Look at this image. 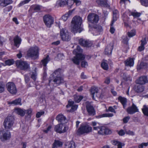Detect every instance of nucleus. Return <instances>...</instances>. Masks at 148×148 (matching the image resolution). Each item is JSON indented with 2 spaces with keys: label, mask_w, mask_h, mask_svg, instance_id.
I'll use <instances>...</instances> for the list:
<instances>
[{
  "label": "nucleus",
  "mask_w": 148,
  "mask_h": 148,
  "mask_svg": "<svg viewBox=\"0 0 148 148\" xmlns=\"http://www.w3.org/2000/svg\"><path fill=\"white\" fill-rule=\"evenodd\" d=\"M82 18L79 16H75L73 18L71 21V31L74 33L81 32L80 26L82 22Z\"/></svg>",
  "instance_id": "obj_1"
},
{
  "label": "nucleus",
  "mask_w": 148,
  "mask_h": 148,
  "mask_svg": "<svg viewBox=\"0 0 148 148\" xmlns=\"http://www.w3.org/2000/svg\"><path fill=\"white\" fill-rule=\"evenodd\" d=\"M82 51V49L78 46H77V49L73 50V54L76 55V56L72 59V61L74 64L78 65L79 64V60H83L84 59V56L81 53Z\"/></svg>",
  "instance_id": "obj_2"
},
{
  "label": "nucleus",
  "mask_w": 148,
  "mask_h": 148,
  "mask_svg": "<svg viewBox=\"0 0 148 148\" xmlns=\"http://www.w3.org/2000/svg\"><path fill=\"white\" fill-rule=\"evenodd\" d=\"M92 128L89 125L82 123L77 130V133L78 135H82L84 134H87L91 132Z\"/></svg>",
  "instance_id": "obj_3"
},
{
  "label": "nucleus",
  "mask_w": 148,
  "mask_h": 148,
  "mask_svg": "<svg viewBox=\"0 0 148 148\" xmlns=\"http://www.w3.org/2000/svg\"><path fill=\"white\" fill-rule=\"evenodd\" d=\"M14 121V118L12 116H8L5 119L3 123V125L5 129L10 130L12 129Z\"/></svg>",
  "instance_id": "obj_4"
},
{
  "label": "nucleus",
  "mask_w": 148,
  "mask_h": 148,
  "mask_svg": "<svg viewBox=\"0 0 148 148\" xmlns=\"http://www.w3.org/2000/svg\"><path fill=\"white\" fill-rule=\"evenodd\" d=\"M61 70L60 69H58L56 70L52 74L53 76L56 77L53 80V82L57 85L64 82L63 79L60 77Z\"/></svg>",
  "instance_id": "obj_5"
},
{
  "label": "nucleus",
  "mask_w": 148,
  "mask_h": 148,
  "mask_svg": "<svg viewBox=\"0 0 148 148\" xmlns=\"http://www.w3.org/2000/svg\"><path fill=\"white\" fill-rule=\"evenodd\" d=\"M60 34L62 39L63 41H68L71 39V34L66 28L61 29Z\"/></svg>",
  "instance_id": "obj_6"
},
{
  "label": "nucleus",
  "mask_w": 148,
  "mask_h": 148,
  "mask_svg": "<svg viewBox=\"0 0 148 148\" xmlns=\"http://www.w3.org/2000/svg\"><path fill=\"white\" fill-rule=\"evenodd\" d=\"M9 130L3 129L0 132V140L4 142L9 139L11 137V134Z\"/></svg>",
  "instance_id": "obj_7"
},
{
  "label": "nucleus",
  "mask_w": 148,
  "mask_h": 148,
  "mask_svg": "<svg viewBox=\"0 0 148 148\" xmlns=\"http://www.w3.org/2000/svg\"><path fill=\"white\" fill-rule=\"evenodd\" d=\"M38 50L37 46L31 47L27 52V55L29 57L35 58L38 56Z\"/></svg>",
  "instance_id": "obj_8"
},
{
  "label": "nucleus",
  "mask_w": 148,
  "mask_h": 148,
  "mask_svg": "<svg viewBox=\"0 0 148 148\" xmlns=\"http://www.w3.org/2000/svg\"><path fill=\"white\" fill-rule=\"evenodd\" d=\"M16 64L18 68L24 70L28 69L29 67V64L27 62L20 60H17Z\"/></svg>",
  "instance_id": "obj_9"
},
{
  "label": "nucleus",
  "mask_w": 148,
  "mask_h": 148,
  "mask_svg": "<svg viewBox=\"0 0 148 148\" xmlns=\"http://www.w3.org/2000/svg\"><path fill=\"white\" fill-rule=\"evenodd\" d=\"M43 20L46 26L49 28L51 27L53 24L54 20L53 17L49 14L45 15L43 16Z\"/></svg>",
  "instance_id": "obj_10"
},
{
  "label": "nucleus",
  "mask_w": 148,
  "mask_h": 148,
  "mask_svg": "<svg viewBox=\"0 0 148 148\" xmlns=\"http://www.w3.org/2000/svg\"><path fill=\"white\" fill-rule=\"evenodd\" d=\"M8 90L12 94H15L17 92V90L15 84L13 82H9L6 84Z\"/></svg>",
  "instance_id": "obj_11"
},
{
  "label": "nucleus",
  "mask_w": 148,
  "mask_h": 148,
  "mask_svg": "<svg viewBox=\"0 0 148 148\" xmlns=\"http://www.w3.org/2000/svg\"><path fill=\"white\" fill-rule=\"evenodd\" d=\"M87 19L89 22L95 24L97 23L99 21V16L95 14H90L87 17Z\"/></svg>",
  "instance_id": "obj_12"
},
{
  "label": "nucleus",
  "mask_w": 148,
  "mask_h": 148,
  "mask_svg": "<svg viewBox=\"0 0 148 148\" xmlns=\"http://www.w3.org/2000/svg\"><path fill=\"white\" fill-rule=\"evenodd\" d=\"M67 128L65 125L60 124L55 126L54 130L56 132L62 133L65 132L67 130Z\"/></svg>",
  "instance_id": "obj_13"
},
{
  "label": "nucleus",
  "mask_w": 148,
  "mask_h": 148,
  "mask_svg": "<svg viewBox=\"0 0 148 148\" xmlns=\"http://www.w3.org/2000/svg\"><path fill=\"white\" fill-rule=\"evenodd\" d=\"M86 108L88 115L93 116L96 114L95 110L93 106L89 102H86Z\"/></svg>",
  "instance_id": "obj_14"
},
{
  "label": "nucleus",
  "mask_w": 148,
  "mask_h": 148,
  "mask_svg": "<svg viewBox=\"0 0 148 148\" xmlns=\"http://www.w3.org/2000/svg\"><path fill=\"white\" fill-rule=\"evenodd\" d=\"M99 90L98 88L96 87H93L91 88V94L93 98H94L95 95H96L98 98H101L100 93L99 92Z\"/></svg>",
  "instance_id": "obj_15"
},
{
  "label": "nucleus",
  "mask_w": 148,
  "mask_h": 148,
  "mask_svg": "<svg viewBox=\"0 0 148 148\" xmlns=\"http://www.w3.org/2000/svg\"><path fill=\"white\" fill-rule=\"evenodd\" d=\"M79 43L81 45L86 47H89L92 45V42L91 41L85 40L82 38L79 40Z\"/></svg>",
  "instance_id": "obj_16"
},
{
  "label": "nucleus",
  "mask_w": 148,
  "mask_h": 148,
  "mask_svg": "<svg viewBox=\"0 0 148 148\" xmlns=\"http://www.w3.org/2000/svg\"><path fill=\"white\" fill-rule=\"evenodd\" d=\"M127 111L128 114H132L138 112V110L136 106L133 103L132 106L129 107L127 109Z\"/></svg>",
  "instance_id": "obj_17"
},
{
  "label": "nucleus",
  "mask_w": 148,
  "mask_h": 148,
  "mask_svg": "<svg viewBox=\"0 0 148 148\" xmlns=\"http://www.w3.org/2000/svg\"><path fill=\"white\" fill-rule=\"evenodd\" d=\"M97 3L99 6L109 8L110 3L107 0H97Z\"/></svg>",
  "instance_id": "obj_18"
},
{
  "label": "nucleus",
  "mask_w": 148,
  "mask_h": 148,
  "mask_svg": "<svg viewBox=\"0 0 148 148\" xmlns=\"http://www.w3.org/2000/svg\"><path fill=\"white\" fill-rule=\"evenodd\" d=\"M148 82V81L147 77L145 76L139 77L138 79L136 81V84L141 85L147 83Z\"/></svg>",
  "instance_id": "obj_19"
},
{
  "label": "nucleus",
  "mask_w": 148,
  "mask_h": 148,
  "mask_svg": "<svg viewBox=\"0 0 148 148\" xmlns=\"http://www.w3.org/2000/svg\"><path fill=\"white\" fill-rule=\"evenodd\" d=\"M113 48V44L110 43L108 45L105 49V54L106 55H110L111 54Z\"/></svg>",
  "instance_id": "obj_20"
},
{
  "label": "nucleus",
  "mask_w": 148,
  "mask_h": 148,
  "mask_svg": "<svg viewBox=\"0 0 148 148\" xmlns=\"http://www.w3.org/2000/svg\"><path fill=\"white\" fill-rule=\"evenodd\" d=\"M105 127L104 126L94 127H93V129L97 131L98 134L100 135H104Z\"/></svg>",
  "instance_id": "obj_21"
},
{
  "label": "nucleus",
  "mask_w": 148,
  "mask_h": 148,
  "mask_svg": "<svg viewBox=\"0 0 148 148\" xmlns=\"http://www.w3.org/2000/svg\"><path fill=\"white\" fill-rule=\"evenodd\" d=\"M21 39L18 36H16L14 39V45L18 47L21 44Z\"/></svg>",
  "instance_id": "obj_22"
},
{
  "label": "nucleus",
  "mask_w": 148,
  "mask_h": 148,
  "mask_svg": "<svg viewBox=\"0 0 148 148\" xmlns=\"http://www.w3.org/2000/svg\"><path fill=\"white\" fill-rule=\"evenodd\" d=\"M14 110V112L17 114L21 116H24L25 111V110L17 108H15Z\"/></svg>",
  "instance_id": "obj_23"
},
{
  "label": "nucleus",
  "mask_w": 148,
  "mask_h": 148,
  "mask_svg": "<svg viewBox=\"0 0 148 148\" xmlns=\"http://www.w3.org/2000/svg\"><path fill=\"white\" fill-rule=\"evenodd\" d=\"M119 17V12L117 10H115L113 12V20L111 24L112 26L114 23L116 21Z\"/></svg>",
  "instance_id": "obj_24"
},
{
  "label": "nucleus",
  "mask_w": 148,
  "mask_h": 148,
  "mask_svg": "<svg viewBox=\"0 0 148 148\" xmlns=\"http://www.w3.org/2000/svg\"><path fill=\"white\" fill-rule=\"evenodd\" d=\"M12 2V0H0V5L4 7L11 3Z\"/></svg>",
  "instance_id": "obj_25"
},
{
  "label": "nucleus",
  "mask_w": 148,
  "mask_h": 148,
  "mask_svg": "<svg viewBox=\"0 0 148 148\" xmlns=\"http://www.w3.org/2000/svg\"><path fill=\"white\" fill-rule=\"evenodd\" d=\"M125 63L126 66H132L134 64V60L132 58H128L125 61Z\"/></svg>",
  "instance_id": "obj_26"
},
{
  "label": "nucleus",
  "mask_w": 148,
  "mask_h": 148,
  "mask_svg": "<svg viewBox=\"0 0 148 148\" xmlns=\"http://www.w3.org/2000/svg\"><path fill=\"white\" fill-rule=\"evenodd\" d=\"M118 99L123 105V108H125L127 105L126 103L127 100L126 99L125 97H123L121 96H120L119 97Z\"/></svg>",
  "instance_id": "obj_27"
},
{
  "label": "nucleus",
  "mask_w": 148,
  "mask_h": 148,
  "mask_svg": "<svg viewBox=\"0 0 148 148\" xmlns=\"http://www.w3.org/2000/svg\"><path fill=\"white\" fill-rule=\"evenodd\" d=\"M56 119L58 122L63 123L66 119L63 115L59 114L56 117Z\"/></svg>",
  "instance_id": "obj_28"
},
{
  "label": "nucleus",
  "mask_w": 148,
  "mask_h": 148,
  "mask_svg": "<svg viewBox=\"0 0 148 148\" xmlns=\"http://www.w3.org/2000/svg\"><path fill=\"white\" fill-rule=\"evenodd\" d=\"M135 90L136 92H141L144 91V87L141 85H139L135 87Z\"/></svg>",
  "instance_id": "obj_29"
},
{
  "label": "nucleus",
  "mask_w": 148,
  "mask_h": 148,
  "mask_svg": "<svg viewBox=\"0 0 148 148\" xmlns=\"http://www.w3.org/2000/svg\"><path fill=\"white\" fill-rule=\"evenodd\" d=\"M56 3V6L58 7H63L66 3V1L64 0H58Z\"/></svg>",
  "instance_id": "obj_30"
},
{
  "label": "nucleus",
  "mask_w": 148,
  "mask_h": 148,
  "mask_svg": "<svg viewBox=\"0 0 148 148\" xmlns=\"http://www.w3.org/2000/svg\"><path fill=\"white\" fill-rule=\"evenodd\" d=\"M49 56L47 55L45 58L41 61L42 64L44 66V68L45 69L46 68V64L49 61Z\"/></svg>",
  "instance_id": "obj_31"
},
{
  "label": "nucleus",
  "mask_w": 148,
  "mask_h": 148,
  "mask_svg": "<svg viewBox=\"0 0 148 148\" xmlns=\"http://www.w3.org/2000/svg\"><path fill=\"white\" fill-rule=\"evenodd\" d=\"M62 143L58 140H55L53 144L52 148H55L62 146Z\"/></svg>",
  "instance_id": "obj_32"
},
{
  "label": "nucleus",
  "mask_w": 148,
  "mask_h": 148,
  "mask_svg": "<svg viewBox=\"0 0 148 148\" xmlns=\"http://www.w3.org/2000/svg\"><path fill=\"white\" fill-rule=\"evenodd\" d=\"M72 13V12L69 11L68 12L65 14L62 17V19L64 21H65L67 20L69 16Z\"/></svg>",
  "instance_id": "obj_33"
},
{
  "label": "nucleus",
  "mask_w": 148,
  "mask_h": 148,
  "mask_svg": "<svg viewBox=\"0 0 148 148\" xmlns=\"http://www.w3.org/2000/svg\"><path fill=\"white\" fill-rule=\"evenodd\" d=\"M21 98L17 99L11 102L10 104L14 105H21L22 104L21 103Z\"/></svg>",
  "instance_id": "obj_34"
},
{
  "label": "nucleus",
  "mask_w": 148,
  "mask_h": 148,
  "mask_svg": "<svg viewBox=\"0 0 148 148\" xmlns=\"http://www.w3.org/2000/svg\"><path fill=\"white\" fill-rule=\"evenodd\" d=\"M36 70V68H35L34 71L32 72L31 74V78L34 81L36 80L37 77Z\"/></svg>",
  "instance_id": "obj_35"
},
{
  "label": "nucleus",
  "mask_w": 148,
  "mask_h": 148,
  "mask_svg": "<svg viewBox=\"0 0 148 148\" xmlns=\"http://www.w3.org/2000/svg\"><path fill=\"white\" fill-rule=\"evenodd\" d=\"M74 100L75 102L79 103L80 102L83 98V97L81 96H74Z\"/></svg>",
  "instance_id": "obj_36"
},
{
  "label": "nucleus",
  "mask_w": 148,
  "mask_h": 148,
  "mask_svg": "<svg viewBox=\"0 0 148 148\" xmlns=\"http://www.w3.org/2000/svg\"><path fill=\"white\" fill-rule=\"evenodd\" d=\"M142 109L143 114L145 115L148 116V107L146 105H144Z\"/></svg>",
  "instance_id": "obj_37"
},
{
  "label": "nucleus",
  "mask_w": 148,
  "mask_h": 148,
  "mask_svg": "<svg viewBox=\"0 0 148 148\" xmlns=\"http://www.w3.org/2000/svg\"><path fill=\"white\" fill-rule=\"evenodd\" d=\"M148 63V62H146L145 60L141 62L140 64V68L144 69L146 68L147 67V63Z\"/></svg>",
  "instance_id": "obj_38"
},
{
  "label": "nucleus",
  "mask_w": 148,
  "mask_h": 148,
  "mask_svg": "<svg viewBox=\"0 0 148 148\" xmlns=\"http://www.w3.org/2000/svg\"><path fill=\"white\" fill-rule=\"evenodd\" d=\"M14 62L13 59H8L5 61V63L6 65L10 66L13 64Z\"/></svg>",
  "instance_id": "obj_39"
},
{
  "label": "nucleus",
  "mask_w": 148,
  "mask_h": 148,
  "mask_svg": "<svg viewBox=\"0 0 148 148\" xmlns=\"http://www.w3.org/2000/svg\"><path fill=\"white\" fill-rule=\"evenodd\" d=\"M64 1H66V4H67L69 6L70 8L73 4L74 3V0H67L66 1V0H64Z\"/></svg>",
  "instance_id": "obj_40"
},
{
  "label": "nucleus",
  "mask_w": 148,
  "mask_h": 148,
  "mask_svg": "<svg viewBox=\"0 0 148 148\" xmlns=\"http://www.w3.org/2000/svg\"><path fill=\"white\" fill-rule=\"evenodd\" d=\"M136 34V31L134 30H131L130 32H127V35L129 37H132Z\"/></svg>",
  "instance_id": "obj_41"
},
{
  "label": "nucleus",
  "mask_w": 148,
  "mask_h": 148,
  "mask_svg": "<svg viewBox=\"0 0 148 148\" xmlns=\"http://www.w3.org/2000/svg\"><path fill=\"white\" fill-rule=\"evenodd\" d=\"M101 67L105 70H107L108 69V66L107 64L105 62H102L101 64Z\"/></svg>",
  "instance_id": "obj_42"
},
{
  "label": "nucleus",
  "mask_w": 148,
  "mask_h": 148,
  "mask_svg": "<svg viewBox=\"0 0 148 148\" xmlns=\"http://www.w3.org/2000/svg\"><path fill=\"white\" fill-rule=\"evenodd\" d=\"M140 2L143 5L148 7V0H140Z\"/></svg>",
  "instance_id": "obj_43"
},
{
  "label": "nucleus",
  "mask_w": 148,
  "mask_h": 148,
  "mask_svg": "<svg viewBox=\"0 0 148 148\" xmlns=\"http://www.w3.org/2000/svg\"><path fill=\"white\" fill-rule=\"evenodd\" d=\"M111 133V130L109 128L105 127L104 131V135L110 134Z\"/></svg>",
  "instance_id": "obj_44"
},
{
  "label": "nucleus",
  "mask_w": 148,
  "mask_h": 148,
  "mask_svg": "<svg viewBox=\"0 0 148 148\" xmlns=\"http://www.w3.org/2000/svg\"><path fill=\"white\" fill-rule=\"evenodd\" d=\"M31 0H25L24 1L21 2L18 5V7H20L23 5L28 3Z\"/></svg>",
  "instance_id": "obj_45"
},
{
  "label": "nucleus",
  "mask_w": 148,
  "mask_h": 148,
  "mask_svg": "<svg viewBox=\"0 0 148 148\" xmlns=\"http://www.w3.org/2000/svg\"><path fill=\"white\" fill-rule=\"evenodd\" d=\"M5 84L2 82H0V93L3 92L5 90Z\"/></svg>",
  "instance_id": "obj_46"
},
{
  "label": "nucleus",
  "mask_w": 148,
  "mask_h": 148,
  "mask_svg": "<svg viewBox=\"0 0 148 148\" xmlns=\"http://www.w3.org/2000/svg\"><path fill=\"white\" fill-rule=\"evenodd\" d=\"M113 115L112 113H105L101 115V117H112Z\"/></svg>",
  "instance_id": "obj_47"
},
{
  "label": "nucleus",
  "mask_w": 148,
  "mask_h": 148,
  "mask_svg": "<svg viewBox=\"0 0 148 148\" xmlns=\"http://www.w3.org/2000/svg\"><path fill=\"white\" fill-rule=\"evenodd\" d=\"M131 14L134 17H138L141 15V14L137 12H132Z\"/></svg>",
  "instance_id": "obj_48"
},
{
  "label": "nucleus",
  "mask_w": 148,
  "mask_h": 148,
  "mask_svg": "<svg viewBox=\"0 0 148 148\" xmlns=\"http://www.w3.org/2000/svg\"><path fill=\"white\" fill-rule=\"evenodd\" d=\"M148 145V142L146 143H143L138 145L139 148H143L144 146H147Z\"/></svg>",
  "instance_id": "obj_49"
},
{
  "label": "nucleus",
  "mask_w": 148,
  "mask_h": 148,
  "mask_svg": "<svg viewBox=\"0 0 148 148\" xmlns=\"http://www.w3.org/2000/svg\"><path fill=\"white\" fill-rule=\"evenodd\" d=\"M68 148H75V143L73 141L71 142L69 145Z\"/></svg>",
  "instance_id": "obj_50"
},
{
  "label": "nucleus",
  "mask_w": 148,
  "mask_h": 148,
  "mask_svg": "<svg viewBox=\"0 0 148 148\" xmlns=\"http://www.w3.org/2000/svg\"><path fill=\"white\" fill-rule=\"evenodd\" d=\"M78 106L77 105H74L71 106V109L70 110V111L72 112L76 110Z\"/></svg>",
  "instance_id": "obj_51"
},
{
  "label": "nucleus",
  "mask_w": 148,
  "mask_h": 148,
  "mask_svg": "<svg viewBox=\"0 0 148 148\" xmlns=\"http://www.w3.org/2000/svg\"><path fill=\"white\" fill-rule=\"evenodd\" d=\"M45 113V112L44 111H42L39 112H38L36 114V117L37 118H39L43 114Z\"/></svg>",
  "instance_id": "obj_52"
},
{
  "label": "nucleus",
  "mask_w": 148,
  "mask_h": 148,
  "mask_svg": "<svg viewBox=\"0 0 148 148\" xmlns=\"http://www.w3.org/2000/svg\"><path fill=\"white\" fill-rule=\"evenodd\" d=\"M57 56L59 59L60 60H62L64 59V54L62 53L58 54L57 55Z\"/></svg>",
  "instance_id": "obj_53"
},
{
  "label": "nucleus",
  "mask_w": 148,
  "mask_h": 148,
  "mask_svg": "<svg viewBox=\"0 0 148 148\" xmlns=\"http://www.w3.org/2000/svg\"><path fill=\"white\" fill-rule=\"evenodd\" d=\"M81 65L82 67H86L88 66L87 63L85 61H83L81 62Z\"/></svg>",
  "instance_id": "obj_54"
},
{
  "label": "nucleus",
  "mask_w": 148,
  "mask_h": 148,
  "mask_svg": "<svg viewBox=\"0 0 148 148\" xmlns=\"http://www.w3.org/2000/svg\"><path fill=\"white\" fill-rule=\"evenodd\" d=\"M99 32H101L103 30L102 27L101 26H97L94 27Z\"/></svg>",
  "instance_id": "obj_55"
},
{
  "label": "nucleus",
  "mask_w": 148,
  "mask_h": 148,
  "mask_svg": "<svg viewBox=\"0 0 148 148\" xmlns=\"http://www.w3.org/2000/svg\"><path fill=\"white\" fill-rule=\"evenodd\" d=\"M74 103V102L73 101H71L69 100L68 102V103L67 105L66 106V107L67 108H68L69 107L72 106H73V104Z\"/></svg>",
  "instance_id": "obj_56"
},
{
  "label": "nucleus",
  "mask_w": 148,
  "mask_h": 148,
  "mask_svg": "<svg viewBox=\"0 0 148 148\" xmlns=\"http://www.w3.org/2000/svg\"><path fill=\"white\" fill-rule=\"evenodd\" d=\"M130 119V117L129 116H127L124 118L123 120L124 123H127L128 122Z\"/></svg>",
  "instance_id": "obj_57"
},
{
  "label": "nucleus",
  "mask_w": 148,
  "mask_h": 148,
  "mask_svg": "<svg viewBox=\"0 0 148 148\" xmlns=\"http://www.w3.org/2000/svg\"><path fill=\"white\" fill-rule=\"evenodd\" d=\"M25 82L26 83H27L29 81V76L27 75H25L24 76Z\"/></svg>",
  "instance_id": "obj_58"
},
{
  "label": "nucleus",
  "mask_w": 148,
  "mask_h": 148,
  "mask_svg": "<svg viewBox=\"0 0 148 148\" xmlns=\"http://www.w3.org/2000/svg\"><path fill=\"white\" fill-rule=\"evenodd\" d=\"M118 133L119 135L121 136L124 135L125 134V132L123 130H120Z\"/></svg>",
  "instance_id": "obj_59"
},
{
  "label": "nucleus",
  "mask_w": 148,
  "mask_h": 148,
  "mask_svg": "<svg viewBox=\"0 0 148 148\" xmlns=\"http://www.w3.org/2000/svg\"><path fill=\"white\" fill-rule=\"evenodd\" d=\"M126 134H129L131 136H134V133L132 131H131L130 130H128L126 132Z\"/></svg>",
  "instance_id": "obj_60"
},
{
  "label": "nucleus",
  "mask_w": 148,
  "mask_h": 148,
  "mask_svg": "<svg viewBox=\"0 0 148 148\" xmlns=\"http://www.w3.org/2000/svg\"><path fill=\"white\" fill-rule=\"evenodd\" d=\"M108 110L111 112H113L114 113H116L114 108L112 106H110L109 107Z\"/></svg>",
  "instance_id": "obj_61"
},
{
  "label": "nucleus",
  "mask_w": 148,
  "mask_h": 148,
  "mask_svg": "<svg viewBox=\"0 0 148 148\" xmlns=\"http://www.w3.org/2000/svg\"><path fill=\"white\" fill-rule=\"evenodd\" d=\"M110 82V78L109 77H107L104 81V83L107 84H109Z\"/></svg>",
  "instance_id": "obj_62"
},
{
  "label": "nucleus",
  "mask_w": 148,
  "mask_h": 148,
  "mask_svg": "<svg viewBox=\"0 0 148 148\" xmlns=\"http://www.w3.org/2000/svg\"><path fill=\"white\" fill-rule=\"evenodd\" d=\"M129 40V39L126 36L123 38V42L124 43H127Z\"/></svg>",
  "instance_id": "obj_63"
},
{
  "label": "nucleus",
  "mask_w": 148,
  "mask_h": 148,
  "mask_svg": "<svg viewBox=\"0 0 148 148\" xmlns=\"http://www.w3.org/2000/svg\"><path fill=\"white\" fill-rule=\"evenodd\" d=\"M40 10V7L39 5H36L34 8V10L38 12Z\"/></svg>",
  "instance_id": "obj_64"
}]
</instances>
